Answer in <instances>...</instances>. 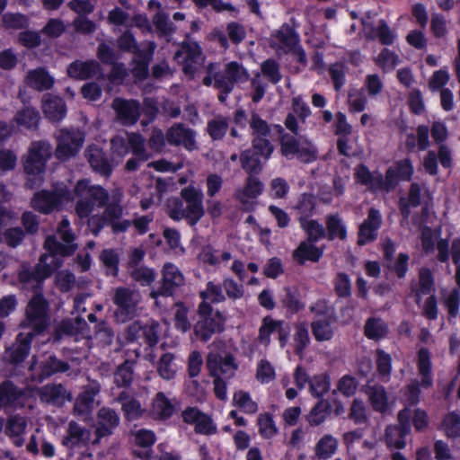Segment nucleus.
Here are the masks:
<instances>
[{
    "label": "nucleus",
    "mask_w": 460,
    "mask_h": 460,
    "mask_svg": "<svg viewBox=\"0 0 460 460\" xmlns=\"http://www.w3.org/2000/svg\"><path fill=\"white\" fill-rule=\"evenodd\" d=\"M270 334H276L280 341L282 347L285 346V336L283 333V322L273 320L270 317L263 319V324L260 328L261 341L268 344L270 342Z\"/></svg>",
    "instance_id": "nucleus-41"
},
{
    "label": "nucleus",
    "mask_w": 460,
    "mask_h": 460,
    "mask_svg": "<svg viewBox=\"0 0 460 460\" xmlns=\"http://www.w3.org/2000/svg\"><path fill=\"white\" fill-rule=\"evenodd\" d=\"M354 178L356 182L367 186L372 192L385 190L383 174L378 171L371 172L364 164L356 167Z\"/></svg>",
    "instance_id": "nucleus-21"
},
{
    "label": "nucleus",
    "mask_w": 460,
    "mask_h": 460,
    "mask_svg": "<svg viewBox=\"0 0 460 460\" xmlns=\"http://www.w3.org/2000/svg\"><path fill=\"white\" fill-rule=\"evenodd\" d=\"M76 197L75 214L88 219V226L94 235L108 223L119 220L123 214L122 192L114 190L110 194L101 185L91 184L86 179L79 180L74 188Z\"/></svg>",
    "instance_id": "nucleus-1"
},
{
    "label": "nucleus",
    "mask_w": 460,
    "mask_h": 460,
    "mask_svg": "<svg viewBox=\"0 0 460 460\" xmlns=\"http://www.w3.org/2000/svg\"><path fill=\"white\" fill-rule=\"evenodd\" d=\"M289 57L296 61L299 66L305 68L307 65L305 51L299 43V35L289 27Z\"/></svg>",
    "instance_id": "nucleus-48"
},
{
    "label": "nucleus",
    "mask_w": 460,
    "mask_h": 460,
    "mask_svg": "<svg viewBox=\"0 0 460 460\" xmlns=\"http://www.w3.org/2000/svg\"><path fill=\"white\" fill-rule=\"evenodd\" d=\"M91 432L89 429L80 426L75 421L68 423L66 435L63 438V445L74 449L78 447H84L89 443Z\"/></svg>",
    "instance_id": "nucleus-27"
},
{
    "label": "nucleus",
    "mask_w": 460,
    "mask_h": 460,
    "mask_svg": "<svg viewBox=\"0 0 460 460\" xmlns=\"http://www.w3.org/2000/svg\"><path fill=\"white\" fill-rule=\"evenodd\" d=\"M388 324L379 317L371 316L367 319L364 325V335L372 341H378L387 336Z\"/></svg>",
    "instance_id": "nucleus-40"
},
{
    "label": "nucleus",
    "mask_w": 460,
    "mask_h": 460,
    "mask_svg": "<svg viewBox=\"0 0 460 460\" xmlns=\"http://www.w3.org/2000/svg\"><path fill=\"white\" fill-rule=\"evenodd\" d=\"M221 330V321L214 317L199 318L194 327L196 336L204 341L209 340L213 333Z\"/></svg>",
    "instance_id": "nucleus-43"
},
{
    "label": "nucleus",
    "mask_w": 460,
    "mask_h": 460,
    "mask_svg": "<svg viewBox=\"0 0 460 460\" xmlns=\"http://www.w3.org/2000/svg\"><path fill=\"white\" fill-rule=\"evenodd\" d=\"M96 433L98 437H105L111 434L112 430L119 425V418L115 411L103 407L99 410Z\"/></svg>",
    "instance_id": "nucleus-34"
},
{
    "label": "nucleus",
    "mask_w": 460,
    "mask_h": 460,
    "mask_svg": "<svg viewBox=\"0 0 460 460\" xmlns=\"http://www.w3.org/2000/svg\"><path fill=\"white\" fill-rule=\"evenodd\" d=\"M112 163L118 164L128 153L127 140L121 136H116L111 140Z\"/></svg>",
    "instance_id": "nucleus-62"
},
{
    "label": "nucleus",
    "mask_w": 460,
    "mask_h": 460,
    "mask_svg": "<svg viewBox=\"0 0 460 460\" xmlns=\"http://www.w3.org/2000/svg\"><path fill=\"white\" fill-rule=\"evenodd\" d=\"M185 423L193 425L196 433L202 435H213L217 433V425L208 414L200 411L198 408L189 407L181 412Z\"/></svg>",
    "instance_id": "nucleus-17"
},
{
    "label": "nucleus",
    "mask_w": 460,
    "mask_h": 460,
    "mask_svg": "<svg viewBox=\"0 0 460 460\" xmlns=\"http://www.w3.org/2000/svg\"><path fill=\"white\" fill-rule=\"evenodd\" d=\"M325 239L330 242L339 240L345 242L348 238L346 222L339 213L328 214L325 217Z\"/></svg>",
    "instance_id": "nucleus-24"
},
{
    "label": "nucleus",
    "mask_w": 460,
    "mask_h": 460,
    "mask_svg": "<svg viewBox=\"0 0 460 460\" xmlns=\"http://www.w3.org/2000/svg\"><path fill=\"white\" fill-rule=\"evenodd\" d=\"M25 83L38 91L50 89L54 84V78L49 72L41 67L30 70L25 76Z\"/></svg>",
    "instance_id": "nucleus-35"
},
{
    "label": "nucleus",
    "mask_w": 460,
    "mask_h": 460,
    "mask_svg": "<svg viewBox=\"0 0 460 460\" xmlns=\"http://www.w3.org/2000/svg\"><path fill=\"white\" fill-rule=\"evenodd\" d=\"M85 156L93 170L103 176H109L114 166L112 160H108L102 147L91 145L85 151Z\"/></svg>",
    "instance_id": "nucleus-23"
},
{
    "label": "nucleus",
    "mask_w": 460,
    "mask_h": 460,
    "mask_svg": "<svg viewBox=\"0 0 460 460\" xmlns=\"http://www.w3.org/2000/svg\"><path fill=\"white\" fill-rule=\"evenodd\" d=\"M207 368L214 378H232L237 369L234 358L230 354L210 352L207 357Z\"/></svg>",
    "instance_id": "nucleus-14"
},
{
    "label": "nucleus",
    "mask_w": 460,
    "mask_h": 460,
    "mask_svg": "<svg viewBox=\"0 0 460 460\" xmlns=\"http://www.w3.org/2000/svg\"><path fill=\"white\" fill-rule=\"evenodd\" d=\"M295 208L298 214L299 223L310 219L315 209L314 197L311 194L304 193Z\"/></svg>",
    "instance_id": "nucleus-57"
},
{
    "label": "nucleus",
    "mask_w": 460,
    "mask_h": 460,
    "mask_svg": "<svg viewBox=\"0 0 460 460\" xmlns=\"http://www.w3.org/2000/svg\"><path fill=\"white\" fill-rule=\"evenodd\" d=\"M14 120L19 126L35 128L39 125L40 114L37 110L27 107L15 114Z\"/></svg>",
    "instance_id": "nucleus-55"
},
{
    "label": "nucleus",
    "mask_w": 460,
    "mask_h": 460,
    "mask_svg": "<svg viewBox=\"0 0 460 460\" xmlns=\"http://www.w3.org/2000/svg\"><path fill=\"white\" fill-rule=\"evenodd\" d=\"M116 112L117 120L125 126L137 123L140 117V103L136 100L115 98L111 104Z\"/></svg>",
    "instance_id": "nucleus-18"
},
{
    "label": "nucleus",
    "mask_w": 460,
    "mask_h": 460,
    "mask_svg": "<svg viewBox=\"0 0 460 460\" xmlns=\"http://www.w3.org/2000/svg\"><path fill=\"white\" fill-rule=\"evenodd\" d=\"M27 427L26 420L21 416H13L8 420L6 425V433L13 438V442L16 447H22L24 443L22 434Z\"/></svg>",
    "instance_id": "nucleus-44"
},
{
    "label": "nucleus",
    "mask_w": 460,
    "mask_h": 460,
    "mask_svg": "<svg viewBox=\"0 0 460 460\" xmlns=\"http://www.w3.org/2000/svg\"><path fill=\"white\" fill-rule=\"evenodd\" d=\"M259 156L263 157L258 150H246L241 155L243 168L250 174H257L261 171Z\"/></svg>",
    "instance_id": "nucleus-52"
},
{
    "label": "nucleus",
    "mask_w": 460,
    "mask_h": 460,
    "mask_svg": "<svg viewBox=\"0 0 460 460\" xmlns=\"http://www.w3.org/2000/svg\"><path fill=\"white\" fill-rule=\"evenodd\" d=\"M117 401L121 403L124 415L128 420L139 419L146 411L140 402L131 397L126 391H123L119 394Z\"/></svg>",
    "instance_id": "nucleus-36"
},
{
    "label": "nucleus",
    "mask_w": 460,
    "mask_h": 460,
    "mask_svg": "<svg viewBox=\"0 0 460 460\" xmlns=\"http://www.w3.org/2000/svg\"><path fill=\"white\" fill-rule=\"evenodd\" d=\"M182 200H169V216L176 221L185 218L190 225H196L204 215L203 193L200 190L189 186L181 190Z\"/></svg>",
    "instance_id": "nucleus-5"
},
{
    "label": "nucleus",
    "mask_w": 460,
    "mask_h": 460,
    "mask_svg": "<svg viewBox=\"0 0 460 460\" xmlns=\"http://www.w3.org/2000/svg\"><path fill=\"white\" fill-rule=\"evenodd\" d=\"M195 136L192 129L182 124H176L168 129L166 140L170 145L183 146L188 150H194L196 148Z\"/></svg>",
    "instance_id": "nucleus-22"
},
{
    "label": "nucleus",
    "mask_w": 460,
    "mask_h": 460,
    "mask_svg": "<svg viewBox=\"0 0 460 460\" xmlns=\"http://www.w3.org/2000/svg\"><path fill=\"white\" fill-rule=\"evenodd\" d=\"M217 70V64H208V75L204 77L203 84L206 86L213 85L217 89H224L226 93H231L234 90V84L245 83L250 77L248 70L236 61L226 63L223 72Z\"/></svg>",
    "instance_id": "nucleus-6"
},
{
    "label": "nucleus",
    "mask_w": 460,
    "mask_h": 460,
    "mask_svg": "<svg viewBox=\"0 0 460 460\" xmlns=\"http://www.w3.org/2000/svg\"><path fill=\"white\" fill-rule=\"evenodd\" d=\"M174 58L182 63V70L190 78H193L202 68L205 60L201 49L196 42L182 44L181 49L175 53Z\"/></svg>",
    "instance_id": "nucleus-10"
},
{
    "label": "nucleus",
    "mask_w": 460,
    "mask_h": 460,
    "mask_svg": "<svg viewBox=\"0 0 460 460\" xmlns=\"http://www.w3.org/2000/svg\"><path fill=\"white\" fill-rule=\"evenodd\" d=\"M403 432L399 427L394 424L387 425L385 429V440L387 447L403 449L406 446L405 438L409 435Z\"/></svg>",
    "instance_id": "nucleus-46"
},
{
    "label": "nucleus",
    "mask_w": 460,
    "mask_h": 460,
    "mask_svg": "<svg viewBox=\"0 0 460 460\" xmlns=\"http://www.w3.org/2000/svg\"><path fill=\"white\" fill-rule=\"evenodd\" d=\"M198 258L204 264L219 267L222 264L227 263L232 259V254L227 251L219 253L211 245H205L201 248Z\"/></svg>",
    "instance_id": "nucleus-39"
},
{
    "label": "nucleus",
    "mask_w": 460,
    "mask_h": 460,
    "mask_svg": "<svg viewBox=\"0 0 460 460\" xmlns=\"http://www.w3.org/2000/svg\"><path fill=\"white\" fill-rule=\"evenodd\" d=\"M49 324L48 304L41 295H36L30 300L26 307V317L21 323L22 327L32 332L17 336L16 342L8 350L13 362L19 363L27 358L33 336L41 333Z\"/></svg>",
    "instance_id": "nucleus-3"
},
{
    "label": "nucleus",
    "mask_w": 460,
    "mask_h": 460,
    "mask_svg": "<svg viewBox=\"0 0 460 460\" xmlns=\"http://www.w3.org/2000/svg\"><path fill=\"white\" fill-rule=\"evenodd\" d=\"M372 33L367 37L370 39L377 38L379 42L385 46L393 45L396 38L395 33L384 19L379 20L377 27L372 28Z\"/></svg>",
    "instance_id": "nucleus-53"
},
{
    "label": "nucleus",
    "mask_w": 460,
    "mask_h": 460,
    "mask_svg": "<svg viewBox=\"0 0 460 460\" xmlns=\"http://www.w3.org/2000/svg\"><path fill=\"white\" fill-rule=\"evenodd\" d=\"M441 427L447 438H460V415L456 411L448 412L443 418Z\"/></svg>",
    "instance_id": "nucleus-58"
},
{
    "label": "nucleus",
    "mask_w": 460,
    "mask_h": 460,
    "mask_svg": "<svg viewBox=\"0 0 460 460\" xmlns=\"http://www.w3.org/2000/svg\"><path fill=\"white\" fill-rule=\"evenodd\" d=\"M381 226L382 216L380 211L375 208H370L367 218L358 226L357 244L364 246L376 241Z\"/></svg>",
    "instance_id": "nucleus-15"
},
{
    "label": "nucleus",
    "mask_w": 460,
    "mask_h": 460,
    "mask_svg": "<svg viewBox=\"0 0 460 460\" xmlns=\"http://www.w3.org/2000/svg\"><path fill=\"white\" fill-rule=\"evenodd\" d=\"M112 300L116 305L114 313L116 320L125 323L137 315L141 302V295L137 289L119 287L114 290Z\"/></svg>",
    "instance_id": "nucleus-8"
},
{
    "label": "nucleus",
    "mask_w": 460,
    "mask_h": 460,
    "mask_svg": "<svg viewBox=\"0 0 460 460\" xmlns=\"http://www.w3.org/2000/svg\"><path fill=\"white\" fill-rule=\"evenodd\" d=\"M40 400L49 404L61 406L72 400L71 394L60 384L47 385L39 391Z\"/></svg>",
    "instance_id": "nucleus-28"
},
{
    "label": "nucleus",
    "mask_w": 460,
    "mask_h": 460,
    "mask_svg": "<svg viewBox=\"0 0 460 460\" xmlns=\"http://www.w3.org/2000/svg\"><path fill=\"white\" fill-rule=\"evenodd\" d=\"M185 278L173 263L167 262L162 269L161 286L150 291V297L157 302L159 296H170L177 288L184 285Z\"/></svg>",
    "instance_id": "nucleus-13"
},
{
    "label": "nucleus",
    "mask_w": 460,
    "mask_h": 460,
    "mask_svg": "<svg viewBox=\"0 0 460 460\" xmlns=\"http://www.w3.org/2000/svg\"><path fill=\"white\" fill-rule=\"evenodd\" d=\"M300 226L306 234L305 241L316 243L321 239H325V229L317 220H304L300 223Z\"/></svg>",
    "instance_id": "nucleus-51"
},
{
    "label": "nucleus",
    "mask_w": 460,
    "mask_h": 460,
    "mask_svg": "<svg viewBox=\"0 0 460 460\" xmlns=\"http://www.w3.org/2000/svg\"><path fill=\"white\" fill-rule=\"evenodd\" d=\"M117 45L119 49L135 54L137 58L152 59L153 54L156 48L154 41H144L139 46L129 30H127L118 38Z\"/></svg>",
    "instance_id": "nucleus-16"
},
{
    "label": "nucleus",
    "mask_w": 460,
    "mask_h": 460,
    "mask_svg": "<svg viewBox=\"0 0 460 460\" xmlns=\"http://www.w3.org/2000/svg\"><path fill=\"white\" fill-rule=\"evenodd\" d=\"M289 155H296L302 163L309 164L316 160L317 150L307 139L289 137Z\"/></svg>",
    "instance_id": "nucleus-25"
},
{
    "label": "nucleus",
    "mask_w": 460,
    "mask_h": 460,
    "mask_svg": "<svg viewBox=\"0 0 460 460\" xmlns=\"http://www.w3.org/2000/svg\"><path fill=\"white\" fill-rule=\"evenodd\" d=\"M417 367L421 376V386L425 389L433 385L431 354L429 349L420 348L417 352Z\"/></svg>",
    "instance_id": "nucleus-33"
},
{
    "label": "nucleus",
    "mask_w": 460,
    "mask_h": 460,
    "mask_svg": "<svg viewBox=\"0 0 460 460\" xmlns=\"http://www.w3.org/2000/svg\"><path fill=\"white\" fill-rule=\"evenodd\" d=\"M101 391V385L92 382L84 386L83 392L78 394L74 404V413L77 416L87 417L93 409L95 397Z\"/></svg>",
    "instance_id": "nucleus-20"
},
{
    "label": "nucleus",
    "mask_w": 460,
    "mask_h": 460,
    "mask_svg": "<svg viewBox=\"0 0 460 460\" xmlns=\"http://www.w3.org/2000/svg\"><path fill=\"white\" fill-rule=\"evenodd\" d=\"M68 369L69 365L66 362L59 360L54 356H48L40 362L39 367L33 357L30 366V370L33 372V378L39 379V381H42L44 378L57 373H64Z\"/></svg>",
    "instance_id": "nucleus-19"
},
{
    "label": "nucleus",
    "mask_w": 460,
    "mask_h": 460,
    "mask_svg": "<svg viewBox=\"0 0 460 460\" xmlns=\"http://www.w3.org/2000/svg\"><path fill=\"white\" fill-rule=\"evenodd\" d=\"M252 133L253 136V149L260 151L264 159H269L273 152V147L267 139L270 136L272 139L277 137L281 142V152L283 155L288 154V146L285 143L284 129L279 125H275L271 128H269L266 121L261 119L257 114H252L250 121Z\"/></svg>",
    "instance_id": "nucleus-7"
},
{
    "label": "nucleus",
    "mask_w": 460,
    "mask_h": 460,
    "mask_svg": "<svg viewBox=\"0 0 460 460\" xmlns=\"http://www.w3.org/2000/svg\"><path fill=\"white\" fill-rule=\"evenodd\" d=\"M376 371L382 378H389L392 372V357L382 349H376Z\"/></svg>",
    "instance_id": "nucleus-59"
},
{
    "label": "nucleus",
    "mask_w": 460,
    "mask_h": 460,
    "mask_svg": "<svg viewBox=\"0 0 460 460\" xmlns=\"http://www.w3.org/2000/svg\"><path fill=\"white\" fill-rule=\"evenodd\" d=\"M369 402L375 411L385 413L388 410V396L384 386L373 385L369 387Z\"/></svg>",
    "instance_id": "nucleus-45"
},
{
    "label": "nucleus",
    "mask_w": 460,
    "mask_h": 460,
    "mask_svg": "<svg viewBox=\"0 0 460 460\" xmlns=\"http://www.w3.org/2000/svg\"><path fill=\"white\" fill-rule=\"evenodd\" d=\"M174 411L171 400L163 392H159L152 399L147 413L154 420H165L172 416Z\"/></svg>",
    "instance_id": "nucleus-26"
},
{
    "label": "nucleus",
    "mask_w": 460,
    "mask_h": 460,
    "mask_svg": "<svg viewBox=\"0 0 460 460\" xmlns=\"http://www.w3.org/2000/svg\"><path fill=\"white\" fill-rule=\"evenodd\" d=\"M330 377L326 374L314 376L310 379L309 388L311 394L316 398L323 396L330 389Z\"/></svg>",
    "instance_id": "nucleus-60"
},
{
    "label": "nucleus",
    "mask_w": 460,
    "mask_h": 460,
    "mask_svg": "<svg viewBox=\"0 0 460 460\" xmlns=\"http://www.w3.org/2000/svg\"><path fill=\"white\" fill-rule=\"evenodd\" d=\"M101 67L95 60H75L67 66V75L75 79L85 80L100 73Z\"/></svg>",
    "instance_id": "nucleus-31"
},
{
    "label": "nucleus",
    "mask_w": 460,
    "mask_h": 460,
    "mask_svg": "<svg viewBox=\"0 0 460 460\" xmlns=\"http://www.w3.org/2000/svg\"><path fill=\"white\" fill-rule=\"evenodd\" d=\"M128 273L131 279L141 286L151 285L156 278V273L153 269L143 265H135L128 270Z\"/></svg>",
    "instance_id": "nucleus-56"
},
{
    "label": "nucleus",
    "mask_w": 460,
    "mask_h": 460,
    "mask_svg": "<svg viewBox=\"0 0 460 460\" xmlns=\"http://www.w3.org/2000/svg\"><path fill=\"white\" fill-rule=\"evenodd\" d=\"M173 360L174 357L171 353H165L161 357L157 370L162 378L166 380L174 378L177 367Z\"/></svg>",
    "instance_id": "nucleus-61"
},
{
    "label": "nucleus",
    "mask_w": 460,
    "mask_h": 460,
    "mask_svg": "<svg viewBox=\"0 0 460 460\" xmlns=\"http://www.w3.org/2000/svg\"><path fill=\"white\" fill-rule=\"evenodd\" d=\"M57 234L63 243L57 241L53 235L48 236L44 243V248L49 253L43 254L35 269L30 272L22 271L20 274L22 281H29L33 279L39 282L49 278L54 270L62 265V261L58 257L72 255L78 245L75 243V236L70 228V222L67 217H64L59 223Z\"/></svg>",
    "instance_id": "nucleus-2"
},
{
    "label": "nucleus",
    "mask_w": 460,
    "mask_h": 460,
    "mask_svg": "<svg viewBox=\"0 0 460 460\" xmlns=\"http://www.w3.org/2000/svg\"><path fill=\"white\" fill-rule=\"evenodd\" d=\"M107 22L114 27V31L120 27L130 28L129 13L120 7H115L108 13Z\"/></svg>",
    "instance_id": "nucleus-63"
},
{
    "label": "nucleus",
    "mask_w": 460,
    "mask_h": 460,
    "mask_svg": "<svg viewBox=\"0 0 460 460\" xmlns=\"http://www.w3.org/2000/svg\"><path fill=\"white\" fill-rule=\"evenodd\" d=\"M332 411V406L326 400H320L306 415V420L311 426L322 424Z\"/></svg>",
    "instance_id": "nucleus-50"
},
{
    "label": "nucleus",
    "mask_w": 460,
    "mask_h": 460,
    "mask_svg": "<svg viewBox=\"0 0 460 460\" xmlns=\"http://www.w3.org/2000/svg\"><path fill=\"white\" fill-rule=\"evenodd\" d=\"M263 184L255 177L250 176L243 190L237 192V199L243 204H249L252 199H256L262 191Z\"/></svg>",
    "instance_id": "nucleus-49"
},
{
    "label": "nucleus",
    "mask_w": 460,
    "mask_h": 460,
    "mask_svg": "<svg viewBox=\"0 0 460 460\" xmlns=\"http://www.w3.org/2000/svg\"><path fill=\"white\" fill-rule=\"evenodd\" d=\"M57 141L56 157L59 160H67L79 152L84 141V135L80 130L61 128L57 133Z\"/></svg>",
    "instance_id": "nucleus-11"
},
{
    "label": "nucleus",
    "mask_w": 460,
    "mask_h": 460,
    "mask_svg": "<svg viewBox=\"0 0 460 460\" xmlns=\"http://www.w3.org/2000/svg\"><path fill=\"white\" fill-rule=\"evenodd\" d=\"M323 255V249L319 248L315 243L302 241L293 251L292 258L299 265H304L306 261L318 262Z\"/></svg>",
    "instance_id": "nucleus-29"
},
{
    "label": "nucleus",
    "mask_w": 460,
    "mask_h": 460,
    "mask_svg": "<svg viewBox=\"0 0 460 460\" xmlns=\"http://www.w3.org/2000/svg\"><path fill=\"white\" fill-rule=\"evenodd\" d=\"M133 363L126 360L114 373V382L118 386H128L133 381Z\"/></svg>",
    "instance_id": "nucleus-64"
},
{
    "label": "nucleus",
    "mask_w": 460,
    "mask_h": 460,
    "mask_svg": "<svg viewBox=\"0 0 460 460\" xmlns=\"http://www.w3.org/2000/svg\"><path fill=\"white\" fill-rule=\"evenodd\" d=\"M421 187L418 182L410 185L407 198L399 199L398 207L402 217L407 220L411 216V208H418L421 205Z\"/></svg>",
    "instance_id": "nucleus-32"
},
{
    "label": "nucleus",
    "mask_w": 460,
    "mask_h": 460,
    "mask_svg": "<svg viewBox=\"0 0 460 460\" xmlns=\"http://www.w3.org/2000/svg\"><path fill=\"white\" fill-rule=\"evenodd\" d=\"M22 392L18 390L11 382H4L0 385V403L2 405L20 404Z\"/></svg>",
    "instance_id": "nucleus-54"
},
{
    "label": "nucleus",
    "mask_w": 460,
    "mask_h": 460,
    "mask_svg": "<svg viewBox=\"0 0 460 460\" xmlns=\"http://www.w3.org/2000/svg\"><path fill=\"white\" fill-rule=\"evenodd\" d=\"M131 437L133 438V443L135 446L147 449L143 454L135 452L136 456L142 459L148 460L150 458L149 449L154 446L156 442V436L155 432L151 429H139L134 431H131Z\"/></svg>",
    "instance_id": "nucleus-37"
},
{
    "label": "nucleus",
    "mask_w": 460,
    "mask_h": 460,
    "mask_svg": "<svg viewBox=\"0 0 460 460\" xmlns=\"http://www.w3.org/2000/svg\"><path fill=\"white\" fill-rule=\"evenodd\" d=\"M76 197L66 186L57 188L53 192L41 190L34 194L31 206L41 213L48 214L72 202Z\"/></svg>",
    "instance_id": "nucleus-9"
},
{
    "label": "nucleus",
    "mask_w": 460,
    "mask_h": 460,
    "mask_svg": "<svg viewBox=\"0 0 460 460\" xmlns=\"http://www.w3.org/2000/svg\"><path fill=\"white\" fill-rule=\"evenodd\" d=\"M412 293L416 296V303L419 304L421 295L435 294L436 285L434 275L430 269L422 267L419 270V287L418 288H411Z\"/></svg>",
    "instance_id": "nucleus-38"
},
{
    "label": "nucleus",
    "mask_w": 460,
    "mask_h": 460,
    "mask_svg": "<svg viewBox=\"0 0 460 460\" xmlns=\"http://www.w3.org/2000/svg\"><path fill=\"white\" fill-rule=\"evenodd\" d=\"M159 324L154 320L146 323L136 321L129 324L123 333V338L128 341L145 342L148 346H154L158 342Z\"/></svg>",
    "instance_id": "nucleus-12"
},
{
    "label": "nucleus",
    "mask_w": 460,
    "mask_h": 460,
    "mask_svg": "<svg viewBox=\"0 0 460 460\" xmlns=\"http://www.w3.org/2000/svg\"><path fill=\"white\" fill-rule=\"evenodd\" d=\"M42 111L47 119L53 122L62 120L66 115V107L64 101L51 94H45L42 98Z\"/></svg>",
    "instance_id": "nucleus-30"
},
{
    "label": "nucleus",
    "mask_w": 460,
    "mask_h": 460,
    "mask_svg": "<svg viewBox=\"0 0 460 460\" xmlns=\"http://www.w3.org/2000/svg\"><path fill=\"white\" fill-rule=\"evenodd\" d=\"M338 440L330 434L323 435L315 445V455L319 459L331 458L337 451Z\"/></svg>",
    "instance_id": "nucleus-47"
},
{
    "label": "nucleus",
    "mask_w": 460,
    "mask_h": 460,
    "mask_svg": "<svg viewBox=\"0 0 460 460\" xmlns=\"http://www.w3.org/2000/svg\"><path fill=\"white\" fill-rule=\"evenodd\" d=\"M51 155L52 146L49 142L39 140L31 143L27 154L22 158L28 188L34 189L41 184L44 180L47 163Z\"/></svg>",
    "instance_id": "nucleus-4"
},
{
    "label": "nucleus",
    "mask_w": 460,
    "mask_h": 460,
    "mask_svg": "<svg viewBox=\"0 0 460 460\" xmlns=\"http://www.w3.org/2000/svg\"><path fill=\"white\" fill-rule=\"evenodd\" d=\"M337 320L332 319H315L311 323V330L314 338L319 341H329L334 337L332 325Z\"/></svg>",
    "instance_id": "nucleus-42"
}]
</instances>
